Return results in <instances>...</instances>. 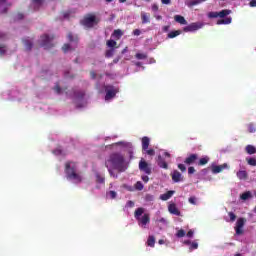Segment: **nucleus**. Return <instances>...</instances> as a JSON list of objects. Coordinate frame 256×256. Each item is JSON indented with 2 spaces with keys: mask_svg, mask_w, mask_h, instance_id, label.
Listing matches in <instances>:
<instances>
[{
  "mask_svg": "<svg viewBox=\"0 0 256 256\" xmlns=\"http://www.w3.org/2000/svg\"><path fill=\"white\" fill-rule=\"evenodd\" d=\"M229 217H230V221H235V219H237V215H235V213L233 212H229L228 213Z\"/></svg>",
  "mask_w": 256,
  "mask_h": 256,
  "instance_id": "nucleus-48",
  "label": "nucleus"
},
{
  "mask_svg": "<svg viewBox=\"0 0 256 256\" xmlns=\"http://www.w3.org/2000/svg\"><path fill=\"white\" fill-rule=\"evenodd\" d=\"M246 153H248V155H255L256 153V148L253 145H247L245 148Z\"/></svg>",
  "mask_w": 256,
  "mask_h": 256,
  "instance_id": "nucleus-24",
  "label": "nucleus"
},
{
  "mask_svg": "<svg viewBox=\"0 0 256 256\" xmlns=\"http://www.w3.org/2000/svg\"><path fill=\"white\" fill-rule=\"evenodd\" d=\"M32 3H34V5H43V0H32Z\"/></svg>",
  "mask_w": 256,
  "mask_h": 256,
  "instance_id": "nucleus-53",
  "label": "nucleus"
},
{
  "mask_svg": "<svg viewBox=\"0 0 256 256\" xmlns=\"http://www.w3.org/2000/svg\"><path fill=\"white\" fill-rule=\"evenodd\" d=\"M207 163H209V156H205L199 159L197 165L199 167H203V165H207Z\"/></svg>",
  "mask_w": 256,
  "mask_h": 256,
  "instance_id": "nucleus-25",
  "label": "nucleus"
},
{
  "mask_svg": "<svg viewBox=\"0 0 256 256\" xmlns=\"http://www.w3.org/2000/svg\"><path fill=\"white\" fill-rule=\"evenodd\" d=\"M152 11L157 12L159 11V6L157 4L152 5Z\"/></svg>",
  "mask_w": 256,
  "mask_h": 256,
  "instance_id": "nucleus-55",
  "label": "nucleus"
},
{
  "mask_svg": "<svg viewBox=\"0 0 256 256\" xmlns=\"http://www.w3.org/2000/svg\"><path fill=\"white\" fill-rule=\"evenodd\" d=\"M227 15H231V10L224 9V10L218 12V17H220V19L227 17Z\"/></svg>",
  "mask_w": 256,
  "mask_h": 256,
  "instance_id": "nucleus-28",
  "label": "nucleus"
},
{
  "mask_svg": "<svg viewBox=\"0 0 256 256\" xmlns=\"http://www.w3.org/2000/svg\"><path fill=\"white\" fill-rule=\"evenodd\" d=\"M7 53V46L0 44V55H5Z\"/></svg>",
  "mask_w": 256,
  "mask_h": 256,
  "instance_id": "nucleus-41",
  "label": "nucleus"
},
{
  "mask_svg": "<svg viewBox=\"0 0 256 256\" xmlns=\"http://www.w3.org/2000/svg\"><path fill=\"white\" fill-rule=\"evenodd\" d=\"M54 91H56V93H61V86H59V84H56V86L54 87Z\"/></svg>",
  "mask_w": 256,
  "mask_h": 256,
  "instance_id": "nucleus-52",
  "label": "nucleus"
},
{
  "mask_svg": "<svg viewBox=\"0 0 256 256\" xmlns=\"http://www.w3.org/2000/svg\"><path fill=\"white\" fill-rule=\"evenodd\" d=\"M0 39H2V40L7 39V34L0 32Z\"/></svg>",
  "mask_w": 256,
  "mask_h": 256,
  "instance_id": "nucleus-60",
  "label": "nucleus"
},
{
  "mask_svg": "<svg viewBox=\"0 0 256 256\" xmlns=\"http://www.w3.org/2000/svg\"><path fill=\"white\" fill-rule=\"evenodd\" d=\"M163 5H170L171 0H161Z\"/></svg>",
  "mask_w": 256,
  "mask_h": 256,
  "instance_id": "nucleus-61",
  "label": "nucleus"
},
{
  "mask_svg": "<svg viewBox=\"0 0 256 256\" xmlns=\"http://www.w3.org/2000/svg\"><path fill=\"white\" fill-rule=\"evenodd\" d=\"M139 170L143 171L146 175H151L152 170H151V165L147 163L144 159H141L139 162Z\"/></svg>",
  "mask_w": 256,
  "mask_h": 256,
  "instance_id": "nucleus-8",
  "label": "nucleus"
},
{
  "mask_svg": "<svg viewBox=\"0 0 256 256\" xmlns=\"http://www.w3.org/2000/svg\"><path fill=\"white\" fill-rule=\"evenodd\" d=\"M186 237H189V238L193 237V230H189L186 234Z\"/></svg>",
  "mask_w": 256,
  "mask_h": 256,
  "instance_id": "nucleus-59",
  "label": "nucleus"
},
{
  "mask_svg": "<svg viewBox=\"0 0 256 256\" xmlns=\"http://www.w3.org/2000/svg\"><path fill=\"white\" fill-rule=\"evenodd\" d=\"M143 213H145V209L138 208L134 212V217L138 221V224L140 225V227H143V229H145L148 223H151V217L149 216V214L145 213L143 215ZM141 215L143 216L141 217Z\"/></svg>",
  "mask_w": 256,
  "mask_h": 256,
  "instance_id": "nucleus-3",
  "label": "nucleus"
},
{
  "mask_svg": "<svg viewBox=\"0 0 256 256\" xmlns=\"http://www.w3.org/2000/svg\"><path fill=\"white\" fill-rule=\"evenodd\" d=\"M133 35H136L137 37H139V35H141V30L135 29V30L133 31Z\"/></svg>",
  "mask_w": 256,
  "mask_h": 256,
  "instance_id": "nucleus-56",
  "label": "nucleus"
},
{
  "mask_svg": "<svg viewBox=\"0 0 256 256\" xmlns=\"http://www.w3.org/2000/svg\"><path fill=\"white\" fill-rule=\"evenodd\" d=\"M203 27V23L201 22H194L190 25L184 27L185 33L193 32V31H199Z\"/></svg>",
  "mask_w": 256,
  "mask_h": 256,
  "instance_id": "nucleus-9",
  "label": "nucleus"
},
{
  "mask_svg": "<svg viewBox=\"0 0 256 256\" xmlns=\"http://www.w3.org/2000/svg\"><path fill=\"white\" fill-rule=\"evenodd\" d=\"M246 221L247 220L245 218H239L237 220L235 226L236 235H243V227H245Z\"/></svg>",
  "mask_w": 256,
  "mask_h": 256,
  "instance_id": "nucleus-10",
  "label": "nucleus"
},
{
  "mask_svg": "<svg viewBox=\"0 0 256 256\" xmlns=\"http://www.w3.org/2000/svg\"><path fill=\"white\" fill-rule=\"evenodd\" d=\"M157 163L158 166L161 167V169H169V164H167V162L165 161V159H163V157H161V155L158 156Z\"/></svg>",
  "mask_w": 256,
  "mask_h": 256,
  "instance_id": "nucleus-19",
  "label": "nucleus"
},
{
  "mask_svg": "<svg viewBox=\"0 0 256 256\" xmlns=\"http://www.w3.org/2000/svg\"><path fill=\"white\" fill-rule=\"evenodd\" d=\"M189 203H191V205H197V198L195 196H191L188 199Z\"/></svg>",
  "mask_w": 256,
  "mask_h": 256,
  "instance_id": "nucleus-47",
  "label": "nucleus"
},
{
  "mask_svg": "<svg viewBox=\"0 0 256 256\" xmlns=\"http://www.w3.org/2000/svg\"><path fill=\"white\" fill-rule=\"evenodd\" d=\"M114 53H115V48H110L109 50H106L105 57H107V59H110V57H112Z\"/></svg>",
  "mask_w": 256,
  "mask_h": 256,
  "instance_id": "nucleus-32",
  "label": "nucleus"
},
{
  "mask_svg": "<svg viewBox=\"0 0 256 256\" xmlns=\"http://www.w3.org/2000/svg\"><path fill=\"white\" fill-rule=\"evenodd\" d=\"M67 39H68V43L65 44V53L69 51H75V49L79 45V36L70 32L67 35Z\"/></svg>",
  "mask_w": 256,
  "mask_h": 256,
  "instance_id": "nucleus-5",
  "label": "nucleus"
},
{
  "mask_svg": "<svg viewBox=\"0 0 256 256\" xmlns=\"http://www.w3.org/2000/svg\"><path fill=\"white\" fill-rule=\"evenodd\" d=\"M118 61H121V56H118L113 60L114 65L117 64Z\"/></svg>",
  "mask_w": 256,
  "mask_h": 256,
  "instance_id": "nucleus-63",
  "label": "nucleus"
},
{
  "mask_svg": "<svg viewBox=\"0 0 256 256\" xmlns=\"http://www.w3.org/2000/svg\"><path fill=\"white\" fill-rule=\"evenodd\" d=\"M141 19H142L143 25H146V23H151V14H149L147 12H142Z\"/></svg>",
  "mask_w": 256,
  "mask_h": 256,
  "instance_id": "nucleus-18",
  "label": "nucleus"
},
{
  "mask_svg": "<svg viewBox=\"0 0 256 256\" xmlns=\"http://www.w3.org/2000/svg\"><path fill=\"white\" fill-rule=\"evenodd\" d=\"M9 7H11V4H8L7 0H0V15L7 13Z\"/></svg>",
  "mask_w": 256,
  "mask_h": 256,
  "instance_id": "nucleus-14",
  "label": "nucleus"
},
{
  "mask_svg": "<svg viewBox=\"0 0 256 256\" xmlns=\"http://www.w3.org/2000/svg\"><path fill=\"white\" fill-rule=\"evenodd\" d=\"M99 21H101L95 14L89 13L86 14L83 19L80 21V24L87 29H93L95 25H98Z\"/></svg>",
  "mask_w": 256,
  "mask_h": 256,
  "instance_id": "nucleus-4",
  "label": "nucleus"
},
{
  "mask_svg": "<svg viewBox=\"0 0 256 256\" xmlns=\"http://www.w3.org/2000/svg\"><path fill=\"white\" fill-rule=\"evenodd\" d=\"M228 165L227 163H224L222 165H214L212 166V173L217 175V173H221V171H224V169H227Z\"/></svg>",
  "mask_w": 256,
  "mask_h": 256,
  "instance_id": "nucleus-15",
  "label": "nucleus"
},
{
  "mask_svg": "<svg viewBox=\"0 0 256 256\" xmlns=\"http://www.w3.org/2000/svg\"><path fill=\"white\" fill-rule=\"evenodd\" d=\"M24 45H25V49L26 51H31V49H33V42L27 38L22 40Z\"/></svg>",
  "mask_w": 256,
  "mask_h": 256,
  "instance_id": "nucleus-23",
  "label": "nucleus"
},
{
  "mask_svg": "<svg viewBox=\"0 0 256 256\" xmlns=\"http://www.w3.org/2000/svg\"><path fill=\"white\" fill-rule=\"evenodd\" d=\"M135 58L139 59V60L147 59V54L146 53H136Z\"/></svg>",
  "mask_w": 256,
  "mask_h": 256,
  "instance_id": "nucleus-34",
  "label": "nucleus"
},
{
  "mask_svg": "<svg viewBox=\"0 0 256 256\" xmlns=\"http://www.w3.org/2000/svg\"><path fill=\"white\" fill-rule=\"evenodd\" d=\"M248 131H249V133H255L256 128L253 123L248 124Z\"/></svg>",
  "mask_w": 256,
  "mask_h": 256,
  "instance_id": "nucleus-43",
  "label": "nucleus"
},
{
  "mask_svg": "<svg viewBox=\"0 0 256 256\" xmlns=\"http://www.w3.org/2000/svg\"><path fill=\"white\" fill-rule=\"evenodd\" d=\"M107 47H110V49H115L117 46V42L115 40H108L106 42Z\"/></svg>",
  "mask_w": 256,
  "mask_h": 256,
  "instance_id": "nucleus-33",
  "label": "nucleus"
},
{
  "mask_svg": "<svg viewBox=\"0 0 256 256\" xmlns=\"http://www.w3.org/2000/svg\"><path fill=\"white\" fill-rule=\"evenodd\" d=\"M249 5L250 7H256V0H251Z\"/></svg>",
  "mask_w": 256,
  "mask_h": 256,
  "instance_id": "nucleus-62",
  "label": "nucleus"
},
{
  "mask_svg": "<svg viewBox=\"0 0 256 256\" xmlns=\"http://www.w3.org/2000/svg\"><path fill=\"white\" fill-rule=\"evenodd\" d=\"M150 139L147 136L142 138V151H147L149 149Z\"/></svg>",
  "mask_w": 256,
  "mask_h": 256,
  "instance_id": "nucleus-20",
  "label": "nucleus"
},
{
  "mask_svg": "<svg viewBox=\"0 0 256 256\" xmlns=\"http://www.w3.org/2000/svg\"><path fill=\"white\" fill-rule=\"evenodd\" d=\"M197 159H199V155L197 154H190L186 159L184 160V163L186 165H193L197 163Z\"/></svg>",
  "mask_w": 256,
  "mask_h": 256,
  "instance_id": "nucleus-11",
  "label": "nucleus"
},
{
  "mask_svg": "<svg viewBox=\"0 0 256 256\" xmlns=\"http://www.w3.org/2000/svg\"><path fill=\"white\" fill-rule=\"evenodd\" d=\"M54 155H61V153H63V150L62 149H59V148H57V149H55V150H53V152H52Z\"/></svg>",
  "mask_w": 256,
  "mask_h": 256,
  "instance_id": "nucleus-50",
  "label": "nucleus"
},
{
  "mask_svg": "<svg viewBox=\"0 0 256 256\" xmlns=\"http://www.w3.org/2000/svg\"><path fill=\"white\" fill-rule=\"evenodd\" d=\"M108 169V173L110 175V177H113L114 179H117V174H115V172H113V167H106Z\"/></svg>",
  "mask_w": 256,
  "mask_h": 256,
  "instance_id": "nucleus-37",
  "label": "nucleus"
},
{
  "mask_svg": "<svg viewBox=\"0 0 256 256\" xmlns=\"http://www.w3.org/2000/svg\"><path fill=\"white\" fill-rule=\"evenodd\" d=\"M96 181L97 183H105V177L101 176L99 173H96Z\"/></svg>",
  "mask_w": 256,
  "mask_h": 256,
  "instance_id": "nucleus-35",
  "label": "nucleus"
},
{
  "mask_svg": "<svg viewBox=\"0 0 256 256\" xmlns=\"http://www.w3.org/2000/svg\"><path fill=\"white\" fill-rule=\"evenodd\" d=\"M248 165H251L252 167H256V159L255 158H249L247 160Z\"/></svg>",
  "mask_w": 256,
  "mask_h": 256,
  "instance_id": "nucleus-42",
  "label": "nucleus"
},
{
  "mask_svg": "<svg viewBox=\"0 0 256 256\" xmlns=\"http://www.w3.org/2000/svg\"><path fill=\"white\" fill-rule=\"evenodd\" d=\"M23 17H24V16H23V14H21V13H18V14H17V19L21 20V19H23Z\"/></svg>",
  "mask_w": 256,
  "mask_h": 256,
  "instance_id": "nucleus-64",
  "label": "nucleus"
},
{
  "mask_svg": "<svg viewBox=\"0 0 256 256\" xmlns=\"http://www.w3.org/2000/svg\"><path fill=\"white\" fill-rule=\"evenodd\" d=\"M107 196L110 197V199H116L117 192L110 190L109 192H107Z\"/></svg>",
  "mask_w": 256,
  "mask_h": 256,
  "instance_id": "nucleus-39",
  "label": "nucleus"
},
{
  "mask_svg": "<svg viewBox=\"0 0 256 256\" xmlns=\"http://www.w3.org/2000/svg\"><path fill=\"white\" fill-rule=\"evenodd\" d=\"M105 167H112L118 171V173H125V171H127L125 156L119 152L110 154L108 159L105 161Z\"/></svg>",
  "mask_w": 256,
  "mask_h": 256,
  "instance_id": "nucleus-1",
  "label": "nucleus"
},
{
  "mask_svg": "<svg viewBox=\"0 0 256 256\" xmlns=\"http://www.w3.org/2000/svg\"><path fill=\"white\" fill-rule=\"evenodd\" d=\"M168 211L171 215H176L177 217L181 216V211L177 208V204L172 203L168 206Z\"/></svg>",
  "mask_w": 256,
  "mask_h": 256,
  "instance_id": "nucleus-13",
  "label": "nucleus"
},
{
  "mask_svg": "<svg viewBox=\"0 0 256 256\" xmlns=\"http://www.w3.org/2000/svg\"><path fill=\"white\" fill-rule=\"evenodd\" d=\"M180 34H181V30H175L168 33L167 37L168 39H175V37H179Z\"/></svg>",
  "mask_w": 256,
  "mask_h": 256,
  "instance_id": "nucleus-29",
  "label": "nucleus"
},
{
  "mask_svg": "<svg viewBox=\"0 0 256 256\" xmlns=\"http://www.w3.org/2000/svg\"><path fill=\"white\" fill-rule=\"evenodd\" d=\"M208 17H210V19H217V17H219V12H210Z\"/></svg>",
  "mask_w": 256,
  "mask_h": 256,
  "instance_id": "nucleus-44",
  "label": "nucleus"
},
{
  "mask_svg": "<svg viewBox=\"0 0 256 256\" xmlns=\"http://www.w3.org/2000/svg\"><path fill=\"white\" fill-rule=\"evenodd\" d=\"M171 26L167 25V26H163L162 30L164 31V33L169 32Z\"/></svg>",
  "mask_w": 256,
  "mask_h": 256,
  "instance_id": "nucleus-58",
  "label": "nucleus"
},
{
  "mask_svg": "<svg viewBox=\"0 0 256 256\" xmlns=\"http://www.w3.org/2000/svg\"><path fill=\"white\" fill-rule=\"evenodd\" d=\"M143 151H145L146 155H149L150 157L155 156V149H153V148H150V149L148 148V149L143 150Z\"/></svg>",
  "mask_w": 256,
  "mask_h": 256,
  "instance_id": "nucleus-36",
  "label": "nucleus"
},
{
  "mask_svg": "<svg viewBox=\"0 0 256 256\" xmlns=\"http://www.w3.org/2000/svg\"><path fill=\"white\" fill-rule=\"evenodd\" d=\"M232 21V18L231 17H227L225 19H220L217 21V25H230Z\"/></svg>",
  "mask_w": 256,
  "mask_h": 256,
  "instance_id": "nucleus-26",
  "label": "nucleus"
},
{
  "mask_svg": "<svg viewBox=\"0 0 256 256\" xmlns=\"http://www.w3.org/2000/svg\"><path fill=\"white\" fill-rule=\"evenodd\" d=\"M134 187L136 191H143V183H141V181L136 182Z\"/></svg>",
  "mask_w": 256,
  "mask_h": 256,
  "instance_id": "nucleus-38",
  "label": "nucleus"
},
{
  "mask_svg": "<svg viewBox=\"0 0 256 256\" xmlns=\"http://www.w3.org/2000/svg\"><path fill=\"white\" fill-rule=\"evenodd\" d=\"M181 177L182 175L179 173V171L174 170L172 173V181H174V183H179L181 181Z\"/></svg>",
  "mask_w": 256,
  "mask_h": 256,
  "instance_id": "nucleus-21",
  "label": "nucleus"
},
{
  "mask_svg": "<svg viewBox=\"0 0 256 256\" xmlns=\"http://www.w3.org/2000/svg\"><path fill=\"white\" fill-rule=\"evenodd\" d=\"M174 21H176V23H180V25H187V20H185V17L181 15H175Z\"/></svg>",
  "mask_w": 256,
  "mask_h": 256,
  "instance_id": "nucleus-22",
  "label": "nucleus"
},
{
  "mask_svg": "<svg viewBox=\"0 0 256 256\" xmlns=\"http://www.w3.org/2000/svg\"><path fill=\"white\" fill-rule=\"evenodd\" d=\"M66 169V179L71 181V183H82L83 174L77 170V165L73 162H67L65 165Z\"/></svg>",
  "mask_w": 256,
  "mask_h": 256,
  "instance_id": "nucleus-2",
  "label": "nucleus"
},
{
  "mask_svg": "<svg viewBox=\"0 0 256 256\" xmlns=\"http://www.w3.org/2000/svg\"><path fill=\"white\" fill-rule=\"evenodd\" d=\"M104 90L106 91L105 100L109 101L119 93V88H116L113 85H105Z\"/></svg>",
  "mask_w": 256,
  "mask_h": 256,
  "instance_id": "nucleus-6",
  "label": "nucleus"
},
{
  "mask_svg": "<svg viewBox=\"0 0 256 256\" xmlns=\"http://www.w3.org/2000/svg\"><path fill=\"white\" fill-rule=\"evenodd\" d=\"M148 247H155V236H149L147 240Z\"/></svg>",
  "mask_w": 256,
  "mask_h": 256,
  "instance_id": "nucleus-30",
  "label": "nucleus"
},
{
  "mask_svg": "<svg viewBox=\"0 0 256 256\" xmlns=\"http://www.w3.org/2000/svg\"><path fill=\"white\" fill-rule=\"evenodd\" d=\"M201 1L199 0H192L189 2L188 7H195V5H199Z\"/></svg>",
  "mask_w": 256,
  "mask_h": 256,
  "instance_id": "nucleus-45",
  "label": "nucleus"
},
{
  "mask_svg": "<svg viewBox=\"0 0 256 256\" xmlns=\"http://www.w3.org/2000/svg\"><path fill=\"white\" fill-rule=\"evenodd\" d=\"M173 195H175V191L170 190V191L160 195V199L162 201H169V199H171L173 197Z\"/></svg>",
  "mask_w": 256,
  "mask_h": 256,
  "instance_id": "nucleus-17",
  "label": "nucleus"
},
{
  "mask_svg": "<svg viewBox=\"0 0 256 256\" xmlns=\"http://www.w3.org/2000/svg\"><path fill=\"white\" fill-rule=\"evenodd\" d=\"M90 77L91 79H97V73H95V71H90Z\"/></svg>",
  "mask_w": 256,
  "mask_h": 256,
  "instance_id": "nucleus-54",
  "label": "nucleus"
},
{
  "mask_svg": "<svg viewBox=\"0 0 256 256\" xmlns=\"http://www.w3.org/2000/svg\"><path fill=\"white\" fill-rule=\"evenodd\" d=\"M178 169H180L182 173H185V171H187V167H185V164H178Z\"/></svg>",
  "mask_w": 256,
  "mask_h": 256,
  "instance_id": "nucleus-49",
  "label": "nucleus"
},
{
  "mask_svg": "<svg viewBox=\"0 0 256 256\" xmlns=\"http://www.w3.org/2000/svg\"><path fill=\"white\" fill-rule=\"evenodd\" d=\"M112 37L117 40L121 39V37H123V31H121V29L114 30Z\"/></svg>",
  "mask_w": 256,
  "mask_h": 256,
  "instance_id": "nucleus-27",
  "label": "nucleus"
},
{
  "mask_svg": "<svg viewBox=\"0 0 256 256\" xmlns=\"http://www.w3.org/2000/svg\"><path fill=\"white\" fill-rule=\"evenodd\" d=\"M53 39H55V36H49V34H44L41 36L40 39V45L41 47H44V49H51L53 47Z\"/></svg>",
  "mask_w": 256,
  "mask_h": 256,
  "instance_id": "nucleus-7",
  "label": "nucleus"
},
{
  "mask_svg": "<svg viewBox=\"0 0 256 256\" xmlns=\"http://www.w3.org/2000/svg\"><path fill=\"white\" fill-rule=\"evenodd\" d=\"M193 173H195V167L190 166V167L188 168V175H193Z\"/></svg>",
  "mask_w": 256,
  "mask_h": 256,
  "instance_id": "nucleus-51",
  "label": "nucleus"
},
{
  "mask_svg": "<svg viewBox=\"0 0 256 256\" xmlns=\"http://www.w3.org/2000/svg\"><path fill=\"white\" fill-rule=\"evenodd\" d=\"M252 195L251 193L248 192H244L241 196L240 199H242V201H247V199H251Z\"/></svg>",
  "mask_w": 256,
  "mask_h": 256,
  "instance_id": "nucleus-31",
  "label": "nucleus"
},
{
  "mask_svg": "<svg viewBox=\"0 0 256 256\" xmlns=\"http://www.w3.org/2000/svg\"><path fill=\"white\" fill-rule=\"evenodd\" d=\"M176 237L178 238L185 237V230L183 229L178 230V232L176 233Z\"/></svg>",
  "mask_w": 256,
  "mask_h": 256,
  "instance_id": "nucleus-46",
  "label": "nucleus"
},
{
  "mask_svg": "<svg viewBox=\"0 0 256 256\" xmlns=\"http://www.w3.org/2000/svg\"><path fill=\"white\" fill-rule=\"evenodd\" d=\"M74 100L76 103H79V101H83L85 98V91L83 90H76L73 94Z\"/></svg>",
  "mask_w": 256,
  "mask_h": 256,
  "instance_id": "nucleus-12",
  "label": "nucleus"
},
{
  "mask_svg": "<svg viewBox=\"0 0 256 256\" xmlns=\"http://www.w3.org/2000/svg\"><path fill=\"white\" fill-rule=\"evenodd\" d=\"M142 181H144V183H149V176H142Z\"/></svg>",
  "mask_w": 256,
  "mask_h": 256,
  "instance_id": "nucleus-57",
  "label": "nucleus"
},
{
  "mask_svg": "<svg viewBox=\"0 0 256 256\" xmlns=\"http://www.w3.org/2000/svg\"><path fill=\"white\" fill-rule=\"evenodd\" d=\"M236 176L238 177V179H240V181H245V180L249 179V174L245 170H239L236 173Z\"/></svg>",
  "mask_w": 256,
  "mask_h": 256,
  "instance_id": "nucleus-16",
  "label": "nucleus"
},
{
  "mask_svg": "<svg viewBox=\"0 0 256 256\" xmlns=\"http://www.w3.org/2000/svg\"><path fill=\"white\" fill-rule=\"evenodd\" d=\"M190 251H195V249H199V244L197 242H191Z\"/></svg>",
  "mask_w": 256,
  "mask_h": 256,
  "instance_id": "nucleus-40",
  "label": "nucleus"
}]
</instances>
